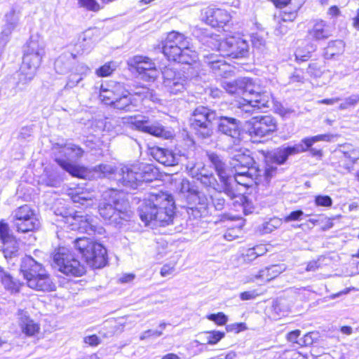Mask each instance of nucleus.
Masks as SVG:
<instances>
[{
    "mask_svg": "<svg viewBox=\"0 0 359 359\" xmlns=\"http://www.w3.org/2000/svg\"><path fill=\"white\" fill-rule=\"evenodd\" d=\"M207 156L219 180H217L215 175L201 164L191 168L189 171V175L200 182L208 189L223 191L225 194L232 196L233 180L226 161L222 156L212 151L207 152Z\"/></svg>",
    "mask_w": 359,
    "mask_h": 359,
    "instance_id": "obj_1",
    "label": "nucleus"
},
{
    "mask_svg": "<svg viewBox=\"0 0 359 359\" xmlns=\"http://www.w3.org/2000/svg\"><path fill=\"white\" fill-rule=\"evenodd\" d=\"M175 205L173 197L167 193H151L139 206L141 220L146 226L151 224L162 226L175 223Z\"/></svg>",
    "mask_w": 359,
    "mask_h": 359,
    "instance_id": "obj_2",
    "label": "nucleus"
},
{
    "mask_svg": "<svg viewBox=\"0 0 359 359\" xmlns=\"http://www.w3.org/2000/svg\"><path fill=\"white\" fill-rule=\"evenodd\" d=\"M176 191L178 198L187 204L184 208L189 219L200 218L207 213L210 200L195 182L182 179L176 184Z\"/></svg>",
    "mask_w": 359,
    "mask_h": 359,
    "instance_id": "obj_3",
    "label": "nucleus"
},
{
    "mask_svg": "<svg viewBox=\"0 0 359 359\" xmlns=\"http://www.w3.org/2000/svg\"><path fill=\"white\" fill-rule=\"evenodd\" d=\"M156 176L157 172L153 165L137 163L121 168L116 180L120 188L128 192L137 189L143 182H152Z\"/></svg>",
    "mask_w": 359,
    "mask_h": 359,
    "instance_id": "obj_4",
    "label": "nucleus"
},
{
    "mask_svg": "<svg viewBox=\"0 0 359 359\" xmlns=\"http://www.w3.org/2000/svg\"><path fill=\"white\" fill-rule=\"evenodd\" d=\"M20 271L29 287L42 292L55 290L56 285L50 275L43 266L31 256L22 258Z\"/></svg>",
    "mask_w": 359,
    "mask_h": 359,
    "instance_id": "obj_5",
    "label": "nucleus"
},
{
    "mask_svg": "<svg viewBox=\"0 0 359 359\" xmlns=\"http://www.w3.org/2000/svg\"><path fill=\"white\" fill-rule=\"evenodd\" d=\"M45 53L43 41L37 37H31L24 48L22 63L20 67L23 78L20 79L21 81L24 80V82L27 83L33 79Z\"/></svg>",
    "mask_w": 359,
    "mask_h": 359,
    "instance_id": "obj_6",
    "label": "nucleus"
},
{
    "mask_svg": "<svg viewBox=\"0 0 359 359\" xmlns=\"http://www.w3.org/2000/svg\"><path fill=\"white\" fill-rule=\"evenodd\" d=\"M72 243L73 248L90 267L100 269L106 265L107 253L102 244L86 237L76 238Z\"/></svg>",
    "mask_w": 359,
    "mask_h": 359,
    "instance_id": "obj_7",
    "label": "nucleus"
},
{
    "mask_svg": "<svg viewBox=\"0 0 359 359\" xmlns=\"http://www.w3.org/2000/svg\"><path fill=\"white\" fill-rule=\"evenodd\" d=\"M218 118L216 111L199 105L191 111L189 118L191 130L200 139H208L214 133L213 121Z\"/></svg>",
    "mask_w": 359,
    "mask_h": 359,
    "instance_id": "obj_8",
    "label": "nucleus"
},
{
    "mask_svg": "<svg viewBox=\"0 0 359 359\" xmlns=\"http://www.w3.org/2000/svg\"><path fill=\"white\" fill-rule=\"evenodd\" d=\"M56 147H58V154L55 161L60 167L73 177L83 178L86 170L70 162V161L76 160L83 156V149L72 143L56 144Z\"/></svg>",
    "mask_w": 359,
    "mask_h": 359,
    "instance_id": "obj_9",
    "label": "nucleus"
},
{
    "mask_svg": "<svg viewBox=\"0 0 359 359\" xmlns=\"http://www.w3.org/2000/svg\"><path fill=\"white\" fill-rule=\"evenodd\" d=\"M254 91L247 93L243 97L244 102H239L236 114L243 118L249 117L256 109L269 108L271 102V95L269 93L261 92L259 86L254 83Z\"/></svg>",
    "mask_w": 359,
    "mask_h": 359,
    "instance_id": "obj_10",
    "label": "nucleus"
},
{
    "mask_svg": "<svg viewBox=\"0 0 359 359\" xmlns=\"http://www.w3.org/2000/svg\"><path fill=\"white\" fill-rule=\"evenodd\" d=\"M52 265L68 276L79 277L86 273L84 266L65 247H60L54 252Z\"/></svg>",
    "mask_w": 359,
    "mask_h": 359,
    "instance_id": "obj_11",
    "label": "nucleus"
},
{
    "mask_svg": "<svg viewBox=\"0 0 359 359\" xmlns=\"http://www.w3.org/2000/svg\"><path fill=\"white\" fill-rule=\"evenodd\" d=\"M277 130V122L271 116H254L246 122L245 130L252 142L271 135Z\"/></svg>",
    "mask_w": 359,
    "mask_h": 359,
    "instance_id": "obj_12",
    "label": "nucleus"
},
{
    "mask_svg": "<svg viewBox=\"0 0 359 359\" xmlns=\"http://www.w3.org/2000/svg\"><path fill=\"white\" fill-rule=\"evenodd\" d=\"M13 226L19 233H27L38 229L40 222L29 205H24L15 209L11 215Z\"/></svg>",
    "mask_w": 359,
    "mask_h": 359,
    "instance_id": "obj_13",
    "label": "nucleus"
},
{
    "mask_svg": "<svg viewBox=\"0 0 359 359\" xmlns=\"http://www.w3.org/2000/svg\"><path fill=\"white\" fill-rule=\"evenodd\" d=\"M131 124L137 130L164 140L172 139L175 135L174 130L170 127L164 126L160 121L151 120L146 116L135 119Z\"/></svg>",
    "mask_w": 359,
    "mask_h": 359,
    "instance_id": "obj_14",
    "label": "nucleus"
},
{
    "mask_svg": "<svg viewBox=\"0 0 359 359\" xmlns=\"http://www.w3.org/2000/svg\"><path fill=\"white\" fill-rule=\"evenodd\" d=\"M163 85L165 90L171 94H178L187 89L188 78L184 72L175 68L165 67L161 70Z\"/></svg>",
    "mask_w": 359,
    "mask_h": 359,
    "instance_id": "obj_15",
    "label": "nucleus"
},
{
    "mask_svg": "<svg viewBox=\"0 0 359 359\" xmlns=\"http://www.w3.org/2000/svg\"><path fill=\"white\" fill-rule=\"evenodd\" d=\"M130 67L135 69L142 79L145 81H154L159 75L155 63L148 57L135 55L128 60Z\"/></svg>",
    "mask_w": 359,
    "mask_h": 359,
    "instance_id": "obj_16",
    "label": "nucleus"
},
{
    "mask_svg": "<svg viewBox=\"0 0 359 359\" xmlns=\"http://www.w3.org/2000/svg\"><path fill=\"white\" fill-rule=\"evenodd\" d=\"M191 45L190 39L184 34L172 31L169 32L163 42L162 51L164 55L168 58L172 55H176L181 53L180 50L187 48Z\"/></svg>",
    "mask_w": 359,
    "mask_h": 359,
    "instance_id": "obj_17",
    "label": "nucleus"
},
{
    "mask_svg": "<svg viewBox=\"0 0 359 359\" xmlns=\"http://www.w3.org/2000/svg\"><path fill=\"white\" fill-rule=\"evenodd\" d=\"M219 49L233 58H243L249 54V45L246 40L238 36H230L219 44Z\"/></svg>",
    "mask_w": 359,
    "mask_h": 359,
    "instance_id": "obj_18",
    "label": "nucleus"
},
{
    "mask_svg": "<svg viewBox=\"0 0 359 359\" xmlns=\"http://www.w3.org/2000/svg\"><path fill=\"white\" fill-rule=\"evenodd\" d=\"M217 130L231 138L235 145L240 142L241 122L237 118L227 116H219L217 118Z\"/></svg>",
    "mask_w": 359,
    "mask_h": 359,
    "instance_id": "obj_19",
    "label": "nucleus"
},
{
    "mask_svg": "<svg viewBox=\"0 0 359 359\" xmlns=\"http://www.w3.org/2000/svg\"><path fill=\"white\" fill-rule=\"evenodd\" d=\"M222 88L231 95H242L243 98L247 93H252L255 90L254 81L248 77L239 78L233 81H223Z\"/></svg>",
    "mask_w": 359,
    "mask_h": 359,
    "instance_id": "obj_20",
    "label": "nucleus"
},
{
    "mask_svg": "<svg viewBox=\"0 0 359 359\" xmlns=\"http://www.w3.org/2000/svg\"><path fill=\"white\" fill-rule=\"evenodd\" d=\"M231 155L229 163L235 173L240 172L241 170L250 171V169L258 165V163L251 156L246 154L241 150L236 151L235 154L231 153Z\"/></svg>",
    "mask_w": 359,
    "mask_h": 359,
    "instance_id": "obj_21",
    "label": "nucleus"
},
{
    "mask_svg": "<svg viewBox=\"0 0 359 359\" xmlns=\"http://www.w3.org/2000/svg\"><path fill=\"white\" fill-rule=\"evenodd\" d=\"M78 220L74 221V224L77 226L70 229L73 231H85L88 235H103L105 233L104 229L102 226L97 224V222L90 217L87 215H77Z\"/></svg>",
    "mask_w": 359,
    "mask_h": 359,
    "instance_id": "obj_22",
    "label": "nucleus"
},
{
    "mask_svg": "<svg viewBox=\"0 0 359 359\" xmlns=\"http://www.w3.org/2000/svg\"><path fill=\"white\" fill-rule=\"evenodd\" d=\"M204 18L206 23L213 27H223L231 20V15L226 11L216 8H206Z\"/></svg>",
    "mask_w": 359,
    "mask_h": 359,
    "instance_id": "obj_23",
    "label": "nucleus"
},
{
    "mask_svg": "<svg viewBox=\"0 0 359 359\" xmlns=\"http://www.w3.org/2000/svg\"><path fill=\"white\" fill-rule=\"evenodd\" d=\"M304 142L306 146L296 144L293 146L282 147L277 149L273 154V159L278 165L284 164L290 156L304 152L307 147L309 146L310 141L306 140Z\"/></svg>",
    "mask_w": 359,
    "mask_h": 359,
    "instance_id": "obj_24",
    "label": "nucleus"
},
{
    "mask_svg": "<svg viewBox=\"0 0 359 359\" xmlns=\"http://www.w3.org/2000/svg\"><path fill=\"white\" fill-rule=\"evenodd\" d=\"M150 153L154 158L165 166H172L178 163V157L168 149L154 147L150 149Z\"/></svg>",
    "mask_w": 359,
    "mask_h": 359,
    "instance_id": "obj_25",
    "label": "nucleus"
},
{
    "mask_svg": "<svg viewBox=\"0 0 359 359\" xmlns=\"http://www.w3.org/2000/svg\"><path fill=\"white\" fill-rule=\"evenodd\" d=\"M17 317L22 331L25 335L32 337L39 332V325L29 318L27 311L18 309Z\"/></svg>",
    "mask_w": 359,
    "mask_h": 359,
    "instance_id": "obj_26",
    "label": "nucleus"
},
{
    "mask_svg": "<svg viewBox=\"0 0 359 359\" xmlns=\"http://www.w3.org/2000/svg\"><path fill=\"white\" fill-rule=\"evenodd\" d=\"M64 172L58 168H46L41 177V184L49 187H60L64 180Z\"/></svg>",
    "mask_w": 359,
    "mask_h": 359,
    "instance_id": "obj_27",
    "label": "nucleus"
},
{
    "mask_svg": "<svg viewBox=\"0 0 359 359\" xmlns=\"http://www.w3.org/2000/svg\"><path fill=\"white\" fill-rule=\"evenodd\" d=\"M99 213L109 224L118 228L121 227L123 225L120 220V216H117L110 199L108 201H104L100 203Z\"/></svg>",
    "mask_w": 359,
    "mask_h": 359,
    "instance_id": "obj_28",
    "label": "nucleus"
},
{
    "mask_svg": "<svg viewBox=\"0 0 359 359\" xmlns=\"http://www.w3.org/2000/svg\"><path fill=\"white\" fill-rule=\"evenodd\" d=\"M336 136L337 135H332V134H322V135H315V136H312V137H308L303 138L301 140V142L297 144V145L306 146V143L304 142V141L306 140H309L310 141V144H309V146L307 147V148L304 151V152L309 151L311 156L321 158L323 156V151L321 149L313 148V147H312V146L317 142H320V141L331 142L332 140V139Z\"/></svg>",
    "mask_w": 359,
    "mask_h": 359,
    "instance_id": "obj_29",
    "label": "nucleus"
},
{
    "mask_svg": "<svg viewBox=\"0 0 359 359\" xmlns=\"http://www.w3.org/2000/svg\"><path fill=\"white\" fill-rule=\"evenodd\" d=\"M110 201L114 205L117 216H120L121 224H123L124 222H128L130 219V214L128 210L129 203L127 200L117 196L116 194L114 196L110 197Z\"/></svg>",
    "mask_w": 359,
    "mask_h": 359,
    "instance_id": "obj_30",
    "label": "nucleus"
},
{
    "mask_svg": "<svg viewBox=\"0 0 359 359\" xmlns=\"http://www.w3.org/2000/svg\"><path fill=\"white\" fill-rule=\"evenodd\" d=\"M76 55L71 53H65L60 55L55 61L54 68L60 74H65L72 71Z\"/></svg>",
    "mask_w": 359,
    "mask_h": 359,
    "instance_id": "obj_31",
    "label": "nucleus"
},
{
    "mask_svg": "<svg viewBox=\"0 0 359 359\" xmlns=\"http://www.w3.org/2000/svg\"><path fill=\"white\" fill-rule=\"evenodd\" d=\"M334 152L339 154V158H344L351 164L355 163L359 159V148L348 143L339 145Z\"/></svg>",
    "mask_w": 359,
    "mask_h": 359,
    "instance_id": "obj_32",
    "label": "nucleus"
},
{
    "mask_svg": "<svg viewBox=\"0 0 359 359\" xmlns=\"http://www.w3.org/2000/svg\"><path fill=\"white\" fill-rule=\"evenodd\" d=\"M121 88L122 86L120 83L109 85L107 88L102 85L100 91V97L106 104L112 106L119 95L118 90Z\"/></svg>",
    "mask_w": 359,
    "mask_h": 359,
    "instance_id": "obj_33",
    "label": "nucleus"
},
{
    "mask_svg": "<svg viewBox=\"0 0 359 359\" xmlns=\"http://www.w3.org/2000/svg\"><path fill=\"white\" fill-rule=\"evenodd\" d=\"M257 172V168L254 167L250 169V171H246V172H240L235 173L234 180L238 184L246 187H250L253 184H259Z\"/></svg>",
    "mask_w": 359,
    "mask_h": 359,
    "instance_id": "obj_34",
    "label": "nucleus"
},
{
    "mask_svg": "<svg viewBox=\"0 0 359 359\" xmlns=\"http://www.w3.org/2000/svg\"><path fill=\"white\" fill-rule=\"evenodd\" d=\"M309 35L316 41H320L329 38L332 34L329 26L324 21L320 20L314 24L309 32Z\"/></svg>",
    "mask_w": 359,
    "mask_h": 359,
    "instance_id": "obj_35",
    "label": "nucleus"
},
{
    "mask_svg": "<svg viewBox=\"0 0 359 359\" xmlns=\"http://www.w3.org/2000/svg\"><path fill=\"white\" fill-rule=\"evenodd\" d=\"M286 269L285 264H275L269 267H266L259 271L256 276V278H260L263 281H270L271 280L276 278Z\"/></svg>",
    "mask_w": 359,
    "mask_h": 359,
    "instance_id": "obj_36",
    "label": "nucleus"
},
{
    "mask_svg": "<svg viewBox=\"0 0 359 359\" xmlns=\"http://www.w3.org/2000/svg\"><path fill=\"white\" fill-rule=\"evenodd\" d=\"M233 194L232 196H230L228 194H225V195L229 200L234 201V205L237 203L241 205L245 215L251 214L254 211L255 207L251 200L243 194H238L233 187Z\"/></svg>",
    "mask_w": 359,
    "mask_h": 359,
    "instance_id": "obj_37",
    "label": "nucleus"
},
{
    "mask_svg": "<svg viewBox=\"0 0 359 359\" xmlns=\"http://www.w3.org/2000/svg\"><path fill=\"white\" fill-rule=\"evenodd\" d=\"M181 53H177L175 55H172L168 59L178 63L191 64L195 62L197 57L196 53L191 49V45L187 48L180 50Z\"/></svg>",
    "mask_w": 359,
    "mask_h": 359,
    "instance_id": "obj_38",
    "label": "nucleus"
},
{
    "mask_svg": "<svg viewBox=\"0 0 359 359\" xmlns=\"http://www.w3.org/2000/svg\"><path fill=\"white\" fill-rule=\"evenodd\" d=\"M69 196L74 203H79L82 205H86V206L92 204V194L85 191L79 187L71 189Z\"/></svg>",
    "mask_w": 359,
    "mask_h": 359,
    "instance_id": "obj_39",
    "label": "nucleus"
},
{
    "mask_svg": "<svg viewBox=\"0 0 359 359\" xmlns=\"http://www.w3.org/2000/svg\"><path fill=\"white\" fill-rule=\"evenodd\" d=\"M112 106L117 109L130 111L134 109L135 104H133V95L126 92V93H119Z\"/></svg>",
    "mask_w": 359,
    "mask_h": 359,
    "instance_id": "obj_40",
    "label": "nucleus"
},
{
    "mask_svg": "<svg viewBox=\"0 0 359 359\" xmlns=\"http://www.w3.org/2000/svg\"><path fill=\"white\" fill-rule=\"evenodd\" d=\"M1 243L3 244L2 251L6 259H13L18 256L19 244L14 236L8 238V239L1 241Z\"/></svg>",
    "mask_w": 359,
    "mask_h": 359,
    "instance_id": "obj_41",
    "label": "nucleus"
},
{
    "mask_svg": "<svg viewBox=\"0 0 359 359\" xmlns=\"http://www.w3.org/2000/svg\"><path fill=\"white\" fill-rule=\"evenodd\" d=\"M0 278L4 287L12 293H16L20 291L22 283L18 280L14 279L9 273L4 271L0 267Z\"/></svg>",
    "mask_w": 359,
    "mask_h": 359,
    "instance_id": "obj_42",
    "label": "nucleus"
},
{
    "mask_svg": "<svg viewBox=\"0 0 359 359\" xmlns=\"http://www.w3.org/2000/svg\"><path fill=\"white\" fill-rule=\"evenodd\" d=\"M257 179L258 183L267 184L272 177L277 173V168L273 165H267L260 168L259 165H257Z\"/></svg>",
    "mask_w": 359,
    "mask_h": 359,
    "instance_id": "obj_43",
    "label": "nucleus"
},
{
    "mask_svg": "<svg viewBox=\"0 0 359 359\" xmlns=\"http://www.w3.org/2000/svg\"><path fill=\"white\" fill-rule=\"evenodd\" d=\"M93 170L97 177L100 178L107 177L109 179L114 178L116 180L118 174V172H116V169L115 167L110 164H100L95 166Z\"/></svg>",
    "mask_w": 359,
    "mask_h": 359,
    "instance_id": "obj_44",
    "label": "nucleus"
},
{
    "mask_svg": "<svg viewBox=\"0 0 359 359\" xmlns=\"http://www.w3.org/2000/svg\"><path fill=\"white\" fill-rule=\"evenodd\" d=\"M345 43L342 40H334L329 42L328 46L325 50L326 58L330 59L335 55H341L344 53Z\"/></svg>",
    "mask_w": 359,
    "mask_h": 359,
    "instance_id": "obj_45",
    "label": "nucleus"
},
{
    "mask_svg": "<svg viewBox=\"0 0 359 359\" xmlns=\"http://www.w3.org/2000/svg\"><path fill=\"white\" fill-rule=\"evenodd\" d=\"M77 212L73 209H69L62 207V212H58V216H60L62 219V221L65 222L68 229H74L77 226L74 224V221L78 220Z\"/></svg>",
    "mask_w": 359,
    "mask_h": 359,
    "instance_id": "obj_46",
    "label": "nucleus"
},
{
    "mask_svg": "<svg viewBox=\"0 0 359 359\" xmlns=\"http://www.w3.org/2000/svg\"><path fill=\"white\" fill-rule=\"evenodd\" d=\"M6 25L3 30L5 35H8L18 25L19 17L15 10H11L6 14Z\"/></svg>",
    "mask_w": 359,
    "mask_h": 359,
    "instance_id": "obj_47",
    "label": "nucleus"
},
{
    "mask_svg": "<svg viewBox=\"0 0 359 359\" xmlns=\"http://www.w3.org/2000/svg\"><path fill=\"white\" fill-rule=\"evenodd\" d=\"M225 336L224 332L220 331H210L199 335L200 339L206 341L208 344H215L219 341Z\"/></svg>",
    "mask_w": 359,
    "mask_h": 359,
    "instance_id": "obj_48",
    "label": "nucleus"
},
{
    "mask_svg": "<svg viewBox=\"0 0 359 359\" xmlns=\"http://www.w3.org/2000/svg\"><path fill=\"white\" fill-rule=\"evenodd\" d=\"M217 193L210 196L212 205L216 210L221 211L224 209L227 205L226 199L223 197L222 194H225L223 191H216Z\"/></svg>",
    "mask_w": 359,
    "mask_h": 359,
    "instance_id": "obj_49",
    "label": "nucleus"
},
{
    "mask_svg": "<svg viewBox=\"0 0 359 359\" xmlns=\"http://www.w3.org/2000/svg\"><path fill=\"white\" fill-rule=\"evenodd\" d=\"M208 67L210 69H211L214 74L220 76H224L226 73L229 72V69L230 67L229 65L226 62L224 59L222 60H220V61H217V62Z\"/></svg>",
    "mask_w": 359,
    "mask_h": 359,
    "instance_id": "obj_50",
    "label": "nucleus"
},
{
    "mask_svg": "<svg viewBox=\"0 0 359 359\" xmlns=\"http://www.w3.org/2000/svg\"><path fill=\"white\" fill-rule=\"evenodd\" d=\"M315 50L316 46L313 44L306 46V51H304L303 48H298L295 52L296 59L301 61H306L311 57V54L315 51Z\"/></svg>",
    "mask_w": 359,
    "mask_h": 359,
    "instance_id": "obj_51",
    "label": "nucleus"
},
{
    "mask_svg": "<svg viewBox=\"0 0 359 359\" xmlns=\"http://www.w3.org/2000/svg\"><path fill=\"white\" fill-rule=\"evenodd\" d=\"M80 6L86 8L91 11H98L100 10V6L96 0H77Z\"/></svg>",
    "mask_w": 359,
    "mask_h": 359,
    "instance_id": "obj_52",
    "label": "nucleus"
},
{
    "mask_svg": "<svg viewBox=\"0 0 359 359\" xmlns=\"http://www.w3.org/2000/svg\"><path fill=\"white\" fill-rule=\"evenodd\" d=\"M207 318L218 325H224L228 321V317L222 312L210 314Z\"/></svg>",
    "mask_w": 359,
    "mask_h": 359,
    "instance_id": "obj_53",
    "label": "nucleus"
},
{
    "mask_svg": "<svg viewBox=\"0 0 359 359\" xmlns=\"http://www.w3.org/2000/svg\"><path fill=\"white\" fill-rule=\"evenodd\" d=\"M111 65L112 62H108L98 68L96 70L97 75L101 77L109 76L115 69L114 66Z\"/></svg>",
    "mask_w": 359,
    "mask_h": 359,
    "instance_id": "obj_54",
    "label": "nucleus"
},
{
    "mask_svg": "<svg viewBox=\"0 0 359 359\" xmlns=\"http://www.w3.org/2000/svg\"><path fill=\"white\" fill-rule=\"evenodd\" d=\"M83 77L71 71V74L68 77L65 88H73L76 86L81 81Z\"/></svg>",
    "mask_w": 359,
    "mask_h": 359,
    "instance_id": "obj_55",
    "label": "nucleus"
},
{
    "mask_svg": "<svg viewBox=\"0 0 359 359\" xmlns=\"http://www.w3.org/2000/svg\"><path fill=\"white\" fill-rule=\"evenodd\" d=\"M359 102L358 95H352L346 97L344 102L339 104V109L341 110L346 109L350 107L355 106Z\"/></svg>",
    "mask_w": 359,
    "mask_h": 359,
    "instance_id": "obj_56",
    "label": "nucleus"
},
{
    "mask_svg": "<svg viewBox=\"0 0 359 359\" xmlns=\"http://www.w3.org/2000/svg\"><path fill=\"white\" fill-rule=\"evenodd\" d=\"M252 44L253 48L260 51H264L266 46V41L263 36L259 34H255L252 36Z\"/></svg>",
    "mask_w": 359,
    "mask_h": 359,
    "instance_id": "obj_57",
    "label": "nucleus"
},
{
    "mask_svg": "<svg viewBox=\"0 0 359 359\" xmlns=\"http://www.w3.org/2000/svg\"><path fill=\"white\" fill-rule=\"evenodd\" d=\"M315 203L317 206L330 207L332 200L329 196L318 195L315 198Z\"/></svg>",
    "mask_w": 359,
    "mask_h": 359,
    "instance_id": "obj_58",
    "label": "nucleus"
},
{
    "mask_svg": "<svg viewBox=\"0 0 359 359\" xmlns=\"http://www.w3.org/2000/svg\"><path fill=\"white\" fill-rule=\"evenodd\" d=\"M13 237V235L10 233L9 226L7 223L4 222L3 220L0 221V240L1 241H4L8 238Z\"/></svg>",
    "mask_w": 359,
    "mask_h": 359,
    "instance_id": "obj_59",
    "label": "nucleus"
},
{
    "mask_svg": "<svg viewBox=\"0 0 359 359\" xmlns=\"http://www.w3.org/2000/svg\"><path fill=\"white\" fill-rule=\"evenodd\" d=\"M304 213L301 210H297L291 212L288 215L285 216L283 218V221L285 222H290L292 221H299L302 220Z\"/></svg>",
    "mask_w": 359,
    "mask_h": 359,
    "instance_id": "obj_60",
    "label": "nucleus"
},
{
    "mask_svg": "<svg viewBox=\"0 0 359 359\" xmlns=\"http://www.w3.org/2000/svg\"><path fill=\"white\" fill-rule=\"evenodd\" d=\"M72 71L83 78V76H86L90 72V69L85 64L78 63L76 65L72 66Z\"/></svg>",
    "mask_w": 359,
    "mask_h": 359,
    "instance_id": "obj_61",
    "label": "nucleus"
},
{
    "mask_svg": "<svg viewBox=\"0 0 359 359\" xmlns=\"http://www.w3.org/2000/svg\"><path fill=\"white\" fill-rule=\"evenodd\" d=\"M224 57L215 54L210 53L203 55V62L207 65V66H210L217 62V61H220V60H223Z\"/></svg>",
    "mask_w": 359,
    "mask_h": 359,
    "instance_id": "obj_62",
    "label": "nucleus"
},
{
    "mask_svg": "<svg viewBox=\"0 0 359 359\" xmlns=\"http://www.w3.org/2000/svg\"><path fill=\"white\" fill-rule=\"evenodd\" d=\"M227 332H231L234 333H238L241 331L247 330V326L244 323H237L227 325L226 326Z\"/></svg>",
    "mask_w": 359,
    "mask_h": 359,
    "instance_id": "obj_63",
    "label": "nucleus"
},
{
    "mask_svg": "<svg viewBox=\"0 0 359 359\" xmlns=\"http://www.w3.org/2000/svg\"><path fill=\"white\" fill-rule=\"evenodd\" d=\"M313 332H309L304 334L298 341V344L301 346H308L312 345L314 342Z\"/></svg>",
    "mask_w": 359,
    "mask_h": 359,
    "instance_id": "obj_64",
    "label": "nucleus"
}]
</instances>
